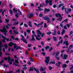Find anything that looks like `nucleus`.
I'll list each match as a JSON object with an SVG mask.
<instances>
[{"mask_svg":"<svg viewBox=\"0 0 73 73\" xmlns=\"http://www.w3.org/2000/svg\"><path fill=\"white\" fill-rule=\"evenodd\" d=\"M12 45H14V49H15L16 50H17L18 49H21V48H20V47L17 46L16 44L15 43H13V42H10V43L9 44V46H12Z\"/></svg>","mask_w":73,"mask_h":73,"instance_id":"nucleus-1","label":"nucleus"},{"mask_svg":"<svg viewBox=\"0 0 73 73\" xmlns=\"http://www.w3.org/2000/svg\"><path fill=\"white\" fill-rule=\"evenodd\" d=\"M7 59L9 62L10 65H11V64H12V62H13V59H11V58H10V57H8L7 58L6 57L4 58L5 60H7Z\"/></svg>","mask_w":73,"mask_h":73,"instance_id":"nucleus-2","label":"nucleus"},{"mask_svg":"<svg viewBox=\"0 0 73 73\" xmlns=\"http://www.w3.org/2000/svg\"><path fill=\"white\" fill-rule=\"evenodd\" d=\"M37 32L38 37H40V36H41V37H42L44 35H45V34H44V33H43L42 34L40 32V31H39V30H37Z\"/></svg>","mask_w":73,"mask_h":73,"instance_id":"nucleus-3","label":"nucleus"},{"mask_svg":"<svg viewBox=\"0 0 73 73\" xmlns=\"http://www.w3.org/2000/svg\"><path fill=\"white\" fill-rule=\"evenodd\" d=\"M55 16L56 17L59 18L58 19L57 18V20H59V21H61V19H62V17H61V15L60 14H56Z\"/></svg>","mask_w":73,"mask_h":73,"instance_id":"nucleus-4","label":"nucleus"},{"mask_svg":"<svg viewBox=\"0 0 73 73\" xmlns=\"http://www.w3.org/2000/svg\"><path fill=\"white\" fill-rule=\"evenodd\" d=\"M33 36L35 37H36V40H40V39H41V38H38V37H37V36H36V35H35V34H34L33 35H32V38H31V40H32V41H35V37H34V36Z\"/></svg>","mask_w":73,"mask_h":73,"instance_id":"nucleus-5","label":"nucleus"},{"mask_svg":"<svg viewBox=\"0 0 73 73\" xmlns=\"http://www.w3.org/2000/svg\"><path fill=\"white\" fill-rule=\"evenodd\" d=\"M46 60H44L45 62L46 63V64L47 65H48L49 64V59L50 57L49 56L46 57H45Z\"/></svg>","mask_w":73,"mask_h":73,"instance_id":"nucleus-6","label":"nucleus"},{"mask_svg":"<svg viewBox=\"0 0 73 73\" xmlns=\"http://www.w3.org/2000/svg\"><path fill=\"white\" fill-rule=\"evenodd\" d=\"M0 31L2 32H4L5 33V34H4L5 36L6 35V33L7 32V31L6 28H5V26L3 27L2 30H0Z\"/></svg>","mask_w":73,"mask_h":73,"instance_id":"nucleus-7","label":"nucleus"},{"mask_svg":"<svg viewBox=\"0 0 73 73\" xmlns=\"http://www.w3.org/2000/svg\"><path fill=\"white\" fill-rule=\"evenodd\" d=\"M21 37L22 38L21 39V40H23L25 44H27V40L25 39V38L24 37V36H23L22 35H20Z\"/></svg>","mask_w":73,"mask_h":73,"instance_id":"nucleus-8","label":"nucleus"},{"mask_svg":"<svg viewBox=\"0 0 73 73\" xmlns=\"http://www.w3.org/2000/svg\"><path fill=\"white\" fill-rule=\"evenodd\" d=\"M43 19L44 20H47L48 23H50V19L48 17L44 16L43 17Z\"/></svg>","mask_w":73,"mask_h":73,"instance_id":"nucleus-9","label":"nucleus"},{"mask_svg":"<svg viewBox=\"0 0 73 73\" xmlns=\"http://www.w3.org/2000/svg\"><path fill=\"white\" fill-rule=\"evenodd\" d=\"M1 47H2V42L1 41H0V51L1 50ZM1 55H2V52L0 51V57H2L1 56Z\"/></svg>","mask_w":73,"mask_h":73,"instance_id":"nucleus-10","label":"nucleus"},{"mask_svg":"<svg viewBox=\"0 0 73 73\" xmlns=\"http://www.w3.org/2000/svg\"><path fill=\"white\" fill-rule=\"evenodd\" d=\"M0 36H1L2 37V38H3V39H2V42H5V39H6V38H7L6 37H4V35H1L0 34Z\"/></svg>","mask_w":73,"mask_h":73,"instance_id":"nucleus-11","label":"nucleus"},{"mask_svg":"<svg viewBox=\"0 0 73 73\" xmlns=\"http://www.w3.org/2000/svg\"><path fill=\"white\" fill-rule=\"evenodd\" d=\"M48 0H46L45 1V3L46 4H47V3H49V4L50 5H51L52 3V1H48Z\"/></svg>","mask_w":73,"mask_h":73,"instance_id":"nucleus-12","label":"nucleus"},{"mask_svg":"<svg viewBox=\"0 0 73 73\" xmlns=\"http://www.w3.org/2000/svg\"><path fill=\"white\" fill-rule=\"evenodd\" d=\"M67 40V39H66L65 40V41L64 42V44H66V46H68L69 45L68 44V41Z\"/></svg>","mask_w":73,"mask_h":73,"instance_id":"nucleus-13","label":"nucleus"},{"mask_svg":"<svg viewBox=\"0 0 73 73\" xmlns=\"http://www.w3.org/2000/svg\"><path fill=\"white\" fill-rule=\"evenodd\" d=\"M33 13L29 14L27 15V17L28 18H31V17H33Z\"/></svg>","mask_w":73,"mask_h":73,"instance_id":"nucleus-14","label":"nucleus"},{"mask_svg":"<svg viewBox=\"0 0 73 73\" xmlns=\"http://www.w3.org/2000/svg\"><path fill=\"white\" fill-rule=\"evenodd\" d=\"M40 7H38V9H39V11H43V10L42 9H40V8H42L43 6L41 5H40Z\"/></svg>","mask_w":73,"mask_h":73,"instance_id":"nucleus-15","label":"nucleus"},{"mask_svg":"<svg viewBox=\"0 0 73 73\" xmlns=\"http://www.w3.org/2000/svg\"><path fill=\"white\" fill-rule=\"evenodd\" d=\"M19 24V22L17 21L14 22L13 24V25H18V24Z\"/></svg>","mask_w":73,"mask_h":73,"instance_id":"nucleus-16","label":"nucleus"},{"mask_svg":"<svg viewBox=\"0 0 73 73\" xmlns=\"http://www.w3.org/2000/svg\"><path fill=\"white\" fill-rule=\"evenodd\" d=\"M68 55L64 54V58L63 59H66V57H68Z\"/></svg>","mask_w":73,"mask_h":73,"instance_id":"nucleus-17","label":"nucleus"},{"mask_svg":"<svg viewBox=\"0 0 73 73\" xmlns=\"http://www.w3.org/2000/svg\"><path fill=\"white\" fill-rule=\"evenodd\" d=\"M34 70L35 71H36V73H39V71H38V69L36 68H34Z\"/></svg>","mask_w":73,"mask_h":73,"instance_id":"nucleus-18","label":"nucleus"},{"mask_svg":"<svg viewBox=\"0 0 73 73\" xmlns=\"http://www.w3.org/2000/svg\"><path fill=\"white\" fill-rule=\"evenodd\" d=\"M45 12H49L50 11V9H45L44 10Z\"/></svg>","mask_w":73,"mask_h":73,"instance_id":"nucleus-19","label":"nucleus"},{"mask_svg":"<svg viewBox=\"0 0 73 73\" xmlns=\"http://www.w3.org/2000/svg\"><path fill=\"white\" fill-rule=\"evenodd\" d=\"M67 66V65L66 64H63L62 66V68H66Z\"/></svg>","mask_w":73,"mask_h":73,"instance_id":"nucleus-20","label":"nucleus"},{"mask_svg":"<svg viewBox=\"0 0 73 73\" xmlns=\"http://www.w3.org/2000/svg\"><path fill=\"white\" fill-rule=\"evenodd\" d=\"M13 11L15 13H16V12H17V10H16L15 8H13Z\"/></svg>","mask_w":73,"mask_h":73,"instance_id":"nucleus-21","label":"nucleus"},{"mask_svg":"<svg viewBox=\"0 0 73 73\" xmlns=\"http://www.w3.org/2000/svg\"><path fill=\"white\" fill-rule=\"evenodd\" d=\"M13 32H14V33H15V34H19V32L17 31H16L15 30H14Z\"/></svg>","mask_w":73,"mask_h":73,"instance_id":"nucleus-22","label":"nucleus"},{"mask_svg":"<svg viewBox=\"0 0 73 73\" xmlns=\"http://www.w3.org/2000/svg\"><path fill=\"white\" fill-rule=\"evenodd\" d=\"M29 24L30 27H32V25H31V22L29 21Z\"/></svg>","mask_w":73,"mask_h":73,"instance_id":"nucleus-23","label":"nucleus"},{"mask_svg":"<svg viewBox=\"0 0 73 73\" xmlns=\"http://www.w3.org/2000/svg\"><path fill=\"white\" fill-rule=\"evenodd\" d=\"M60 54V52L58 51L56 53L55 55L56 56H58V54Z\"/></svg>","mask_w":73,"mask_h":73,"instance_id":"nucleus-24","label":"nucleus"},{"mask_svg":"<svg viewBox=\"0 0 73 73\" xmlns=\"http://www.w3.org/2000/svg\"><path fill=\"white\" fill-rule=\"evenodd\" d=\"M62 5H64V4L63 3L59 5H58L59 8H60V7H61V6H62Z\"/></svg>","mask_w":73,"mask_h":73,"instance_id":"nucleus-25","label":"nucleus"},{"mask_svg":"<svg viewBox=\"0 0 73 73\" xmlns=\"http://www.w3.org/2000/svg\"><path fill=\"white\" fill-rule=\"evenodd\" d=\"M73 48V46L72 45H70V47L68 48V49H71Z\"/></svg>","mask_w":73,"mask_h":73,"instance_id":"nucleus-26","label":"nucleus"},{"mask_svg":"<svg viewBox=\"0 0 73 73\" xmlns=\"http://www.w3.org/2000/svg\"><path fill=\"white\" fill-rule=\"evenodd\" d=\"M65 30H63L62 32L61 33V34L62 35H64V33H65Z\"/></svg>","mask_w":73,"mask_h":73,"instance_id":"nucleus-27","label":"nucleus"},{"mask_svg":"<svg viewBox=\"0 0 73 73\" xmlns=\"http://www.w3.org/2000/svg\"><path fill=\"white\" fill-rule=\"evenodd\" d=\"M5 21H6V23H9V19H5Z\"/></svg>","mask_w":73,"mask_h":73,"instance_id":"nucleus-28","label":"nucleus"},{"mask_svg":"<svg viewBox=\"0 0 73 73\" xmlns=\"http://www.w3.org/2000/svg\"><path fill=\"white\" fill-rule=\"evenodd\" d=\"M43 24V22H42L41 23H40V24L38 25H37V27H38V26H40V25H42Z\"/></svg>","mask_w":73,"mask_h":73,"instance_id":"nucleus-29","label":"nucleus"},{"mask_svg":"<svg viewBox=\"0 0 73 73\" xmlns=\"http://www.w3.org/2000/svg\"><path fill=\"white\" fill-rule=\"evenodd\" d=\"M53 38L54 39V41H56V40H57V38H56V37H53Z\"/></svg>","mask_w":73,"mask_h":73,"instance_id":"nucleus-30","label":"nucleus"},{"mask_svg":"<svg viewBox=\"0 0 73 73\" xmlns=\"http://www.w3.org/2000/svg\"><path fill=\"white\" fill-rule=\"evenodd\" d=\"M20 70L19 69H18L17 70H16V73H19V72H20Z\"/></svg>","mask_w":73,"mask_h":73,"instance_id":"nucleus-31","label":"nucleus"},{"mask_svg":"<svg viewBox=\"0 0 73 73\" xmlns=\"http://www.w3.org/2000/svg\"><path fill=\"white\" fill-rule=\"evenodd\" d=\"M7 11V10L4 9L3 10V11L2 12L3 16H4V12H5V11Z\"/></svg>","mask_w":73,"mask_h":73,"instance_id":"nucleus-32","label":"nucleus"},{"mask_svg":"<svg viewBox=\"0 0 73 73\" xmlns=\"http://www.w3.org/2000/svg\"><path fill=\"white\" fill-rule=\"evenodd\" d=\"M66 10H67V9H66V8H64V11L66 12V13L68 14V12Z\"/></svg>","mask_w":73,"mask_h":73,"instance_id":"nucleus-33","label":"nucleus"},{"mask_svg":"<svg viewBox=\"0 0 73 73\" xmlns=\"http://www.w3.org/2000/svg\"><path fill=\"white\" fill-rule=\"evenodd\" d=\"M9 12H10V13H11V15H12L13 12H12V10H10Z\"/></svg>","mask_w":73,"mask_h":73,"instance_id":"nucleus-34","label":"nucleus"},{"mask_svg":"<svg viewBox=\"0 0 73 73\" xmlns=\"http://www.w3.org/2000/svg\"><path fill=\"white\" fill-rule=\"evenodd\" d=\"M4 46L6 48H8V46H7V44H5Z\"/></svg>","mask_w":73,"mask_h":73,"instance_id":"nucleus-35","label":"nucleus"},{"mask_svg":"<svg viewBox=\"0 0 73 73\" xmlns=\"http://www.w3.org/2000/svg\"><path fill=\"white\" fill-rule=\"evenodd\" d=\"M9 7L11 9L12 8V5L11 4H10L9 5Z\"/></svg>","mask_w":73,"mask_h":73,"instance_id":"nucleus-36","label":"nucleus"},{"mask_svg":"<svg viewBox=\"0 0 73 73\" xmlns=\"http://www.w3.org/2000/svg\"><path fill=\"white\" fill-rule=\"evenodd\" d=\"M24 27H28V25H27L25 23L24 24Z\"/></svg>","mask_w":73,"mask_h":73,"instance_id":"nucleus-37","label":"nucleus"},{"mask_svg":"<svg viewBox=\"0 0 73 73\" xmlns=\"http://www.w3.org/2000/svg\"><path fill=\"white\" fill-rule=\"evenodd\" d=\"M43 16V15L42 14H39V17H42Z\"/></svg>","mask_w":73,"mask_h":73,"instance_id":"nucleus-38","label":"nucleus"},{"mask_svg":"<svg viewBox=\"0 0 73 73\" xmlns=\"http://www.w3.org/2000/svg\"><path fill=\"white\" fill-rule=\"evenodd\" d=\"M15 62L16 63H17V64H19V62L18 61V60H15Z\"/></svg>","mask_w":73,"mask_h":73,"instance_id":"nucleus-39","label":"nucleus"},{"mask_svg":"<svg viewBox=\"0 0 73 73\" xmlns=\"http://www.w3.org/2000/svg\"><path fill=\"white\" fill-rule=\"evenodd\" d=\"M56 31L55 30L54 33H53V35H56Z\"/></svg>","mask_w":73,"mask_h":73,"instance_id":"nucleus-40","label":"nucleus"},{"mask_svg":"<svg viewBox=\"0 0 73 73\" xmlns=\"http://www.w3.org/2000/svg\"><path fill=\"white\" fill-rule=\"evenodd\" d=\"M3 66H4V67H6V68H8V67H9V66H7L5 65V64H4Z\"/></svg>","mask_w":73,"mask_h":73,"instance_id":"nucleus-41","label":"nucleus"},{"mask_svg":"<svg viewBox=\"0 0 73 73\" xmlns=\"http://www.w3.org/2000/svg\"><path fill=\"white\" fill-rule=\"evenodd\" d=\"M26 54L27 55H28V50H26Z\"/></svg>","mask_w":73,"mask_h":73,"instance_id":"nucleus-42","label":"nucleus"},{"mask_svg":"<svg viewBox=\"0 0 73 73\" xmlns=\"http://www.w3.org/2000/svg\"><path fill=\"white\" fill-rule=\"evenodd\" d=\"M30 71H33V69L31 67L30 68Z\"/></svg>","mask_w":73,"mask_h":73,"instance_id":"nucleus-43","label":"nucleus"},{"mask_svg":"<svg viewBox=\"0 0 73 73\" xmlns=\"http://www.w3.org/2000/svg\"><path fill=\"white\" fill-rule=\"evenodd\" d=\"M31 61H29L28 62H27V64L29 65H31Z\"/></svg>","mask_w":73,"mask_h":73,"instance_id":"nucleus-44","label":"nucleus"},{"mask_svg":"<svg viewBox=\"0 0 73 73\" xmlns=\"http://www.w3.org/2000/svg\"><path fill=\"white\" fill-rule=\"evenodd\" d=\"M53 50V48L52 47H51V48L49 49V52H50V51H51V50Z\"/></svg>","mask_w":73,"mask_h":73,"instance_id":"nucleus-45","label":"nucleus"},{"mask_svg":"<svg viewBox=\"0 0 73 73\" xmlns=\"http://www.w3.org/2000/svg\"><path fill=\"white\" fill-rule=\"evenodd\" d=\"M11 38H12V39H13V40H14L15 38H14V37L13 36H11Z\"/></svg>","mask_w":73,"mask_h":73,"instance_id":"nucleus-46","label":"nucleus"},{"mask_svg":"<svg viewBox=\"0 0 73 73\" xmlns=\"http://www.w3.org/2000/svg\"><path fill=\"white\" fill-rule=\"evenodd\" d=\"M30 60L31 61H33V60L32 58L31 57H30Z\"/></svg>","mask_w":73,"mask_h":73,"instance_id":"nucleus-47","label":"nucleus"},{"mask_svg":"<svg viewBox=\"0 0 73 73\" xmlns=\"http://www.w3.org/2000/svg\"><path fill=\"white\" fill-rule=\"evenodd\" d=\"M50 64H54L55 62H50Z\"/></svg>","mask_w":73,"mask_h":73,"instance_id":"nucleus-48","label":"nucleus"},{"mask_svg":"<svg viewBox=\"0 0 73 73\" xmlns=\"http://www.w3.org/2000/svg\"><path fill=\"white\" fill-rule=\"evenodd\" d=\"M49 48V46H47L45 48V49H46V50H47V49H48Z\"/></svg>","mask_w":73,"mask_h":73,"instance_id":"nucleus-49","label":"nucleus"},{"mask_svg":"<svg viewBox=\"0 0 73 73\" xmlns=\"http://www.w3.org/2000/svg\"><path fill=\"white\" fill-rule=\"evenodd\" d=\"M27 31L28 33H30V32H31V31L30 30H27Z\"/></svg>","mask_w":73,"mask_h":73,"instance_id":"nucleus-50","label":"nucleus"},{"mask_svg":"<svg viewBox=\"0 0 73 73\" xmlns=\"http://www.w3.org/2000/svg\"><path fill=\"white\" fill-rule=\"evenodd\" d=\"M18 15H19V14H18V13H17L16 14V16L17 18H18L19 17V16H18Z\"/></svg>","mask_w":73,"mask_h":73,"instance_id":"nucleus-51","label":"nucleus"},{"mask_svg":"<svg viewBox=\"0 0 73 73\" xmlns=\"http://www.w3.org/2000/svg\"><path fill=\"white\" fill-rule=\"evenodd\" d=\"M31 46H32V45L30 44L28 45V47H29V48H31Z\"/></svg>","mask_w":73,"mask_h":73,"instance_id":"nucleus-52","label":"nucleus"},{"mask_svg":"<svg viewBox=\"0 0 73 73\" xmlns=\"http://www.w3.org/2000/svg\"><path fill=\"white\" fill-rule=\"evenodd\" d=\"M64 29H67V27L66 26H64Z\"/></svg>","mask_w":73,"mask_h":73,"instance_id":"nucleus-53","label":"nucleus"},{"mask_svg":"<svg viewBox=\"0 0 73 73\" xmlns=\"http://www.w3.org/2000/svg\"><path fill=\"white\" fill-rule=\"evenodd\" d=\"M71 11H72V9H68V11L69 12H70V13Z\"/></svg>","mask_w":73,"mask_h":73,"instance_id":"nucleus-54","label":"nucleus"},{"mask_svg":"<svg viewBox=\"0 0 73 73\" xmlns=\"http://www.w3.org/2000/svg\"><path fill=\"white\" fill-rule=\"evenodd\" d=\"M24 35L25 37H26L27 36V33L26 32H24Z\"/></svg>","mask_w":73,"mask_h":73,"instance_id":"nucleus-55","label":"nucleus"},{"mask_svg":"<svg viewBox=\"0 0 73 73\" xmlns=\"http://www.w3.org/2000/svg\"><path fill=\"white\" fill-rule=\"evenodd\" d=\"M51 34V32H47V35H50V34Z\"/></svg>","mask_w":73,"mask_h":73,"instance_id":"nucleus-56","label":"nucleus"},{"mask_svg":"<svg viewBox=\"0 0 73 73\" xmlns=\"http://www.w3.org/2000/svg\"><path fill=\"white\" fill-rule=\"evenodd\" d=\"M53 7L54 8H56V7H57V5H53Z\"/></svg>","mask_w":73,"mask_h":73,"instance_id":"nucleus-57","label":"nucleus"},{"mask_svg":"<svg viewBox=\"0 0 73 73\" xmlns=\"http://www.w3.org/2000/svg\"><path fill=\"white\" fill-rule=\"evenodd\" d=\"M70 24H69L68 25H67V26L68 28H69V27H70Z\"/></svg>","mask_w":73,"mask_h":73,"instance_id":"nucleus-58","label":"nucleus"},{"mask_svg":"<svg viewBox=\"0 0 73 73\" xmlns=\"http://www.w3.org/2000/svg\"><path fill=\"white\" fill-rule=\"evenodd\" d=\"M64 8H65V7L64 6H63L62 7V11H63V10L64 9Z\"/></svg>","mask_w":73,"mask_h":73,"instance_id":"nucleus-59","label":"nucleus"},{"mask_svg":"<svg viewBox=\"0 0 73 73\" xmlns=\"http://www.w3.org/2000/svg\"><path fill=\"white\" fill-rule=\"evenodd\" d=\"M3 62H4L3 60H2L0 62V65H1V63H2Z\"/></svg>","mask_w":73,"mask_h":73,"instance_id":"nucleus-60","label":"nucleus"},{"mask_svg":"<svg viewBox=\"0 0 73 73\" xmlns=\"http://www.w3.org/2000/svg\"><path fill=\"white\" fill-rule=\"evenodd\" d=\"M68 21V19H66L63 22H67Z\"/></svg>","mask_w":73,"mask_h":73,"instance_id":"nucleus-61","label":"nucleus"},{"mask_svg":"<svg viewBox=\"0 0 73 73\" xmlns=\"http://www.w3.org/2000/svg\"><path fill=\"white\" fill-rule=\"evenodd\" d=\"M33 49L34 50H36V47L35 46H34L33 47Z\"/></svg>","mask_w":73,"mask_h":73,"instance_id":"nucleus-62","label":"nucleus"},{"mask_svg":"<svg viewBox=\"0 0 73 73\" xmlns=\"http://www.w3.org/2000/svg\"><path fill=\"white\" fill-rule=\"evenodd\" d=\"M49 70H52V67L50 66L49 67Z\"/></svg>","mask_w":73,"mask_h":73,"instance_id":"nucleus-63","label":"nucleus"},{"mask_svg":"<svg viewBox=\"0 0 73 73\" xmlns=\"http://www.w3.org/2000/svg\"><path fill=\"white\" fill-rule=\"evenodd\" d=\"M5 73H13V72L12 71H11L10 72H5Z\"/></svg>","mask_w":73,"mask_h":73,"instance_id":"nucleus-64","label":"nucleus"}]
</instances>
